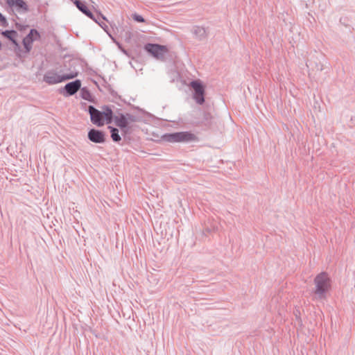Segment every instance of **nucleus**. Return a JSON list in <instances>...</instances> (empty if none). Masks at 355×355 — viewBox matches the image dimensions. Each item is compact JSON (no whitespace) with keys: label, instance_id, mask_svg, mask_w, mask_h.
Instances as JSON below:
<instances>
[{"label":"nucleus","instance_id":"obj_23","mask_svg":"<svg viewBox=\"0 0 355 355\" xmlns=\"http://www.w3.org/2000/svg\"><path fill=\"white\" fill-rule=\"evenodd\" d=\"M16 27H17L19 30H22L24 26H23L22 25H21V24H16Z\"/></svg>","mask_w":355,"mask_h":355},{"label":"nucleus","instance_id":"obj_10","mask_svg":"<svg viewBox=\"0 0 355 355\" xmlns=\"http://www.w3.org/2000/svg\"><path fill=\"white\" fill-rule=\"evenodd\" d=\"M81 87V81L76 79L67 83L63 88V94L65 96L74 95Z\"/></svg>","mask_w":355,"mask_h":355},{"label":"nucleus","instance_id":"obj_19","mask_svg":"<svg viewBox=\"0 0 355 355\" xmlns=\"http://www.w3.org/2000/svg\"><path fill=\"white\" fill-rule=\"evenodd\" d=\"M212 116L209 113H205L204 114V121L206 125H209L211 123Z\"/></svg>","mask_w":355,"mask_h":355},{"label":"nucleus","instance_id":"obj_7","mask_svg":"<svg viewBox=\"0 0 355 355\" xmlns=\"http://www.w3.org/2000/svg\"><path fill=\"white\" fill-rule=\"evenodd\" d=\"M144 49L154 58L162 61L165 60L166 54L168 52L166 46L158 44L148 43L144 46Z\"/></svg>","mask_w":355,"mask_h":355},{"label":"nucleus","instance_id":"obj_11","mask_svg":"<svg viewBox=\"0 0 355 355\" xmlns=\"http://www.w3.org/2000/svg\"><path fill=\"white\" fill-rule=\"evenodd\" d=\"M113 121L116 126H118L123 134H127L130 131V128L128 125L125 114L119 113L118 115H113Z\"/></svg>","mask_w":355,"mask_h":355},{"label":"nucleus","instance_id":"obj_2","mask_svg":"<svg viewBox=\"0 0 355 355\" xmlns=\"http://www.w3.org/2000/svg\"><path fill=\"white\" fill-rule=\"evenodd\" d=\"M313 282L314 297L316 300L326 299L327 293L331 288V279L329 275L326 272H321L315 277Z\"/></svg>","mask_w":355,"mask_h":355},{"label":"nucleus","instance_id":"obj_12","mask_svg":"<svg viewBox=\"0 0 355 355\" xmlns=\"http://www.w3.org/2000/svg\"><path fill=\"white\" fill-rule=\"evenodd\" d=\"M88 139L96 144H103L105 141V135L100 130L92 128L87 134Z\"/></svg>","mask_w":355,"mask_h":355},{"label":"nucleus","instance_id":"obj_9","mask_svg":"<svg viewBox=\"0 0 355 355\" xmlns=\"http://www.w3.org/2000/svg\"><path fill=\"white\" fill-rule=\"evenodd\" d=\"M40 37V34L36 29H31L29 33L23 39L22 41L26 53H29L31 51L32 49L33 42L39 40Z\"/></svg>","mask_w":355,"mask_h":355},{"label":"nucleus","instance_id":"obj_22","mask_svg":"<svg viewBox=\"0 0 355 355\" xmlns=\"http://www.w3.org/2000/svg\"><path fill=\"white\" fill-rule=\"evenodd\" d=\"M312 64V62L310 60H307L306 62V65L308 68H309Z\"/></svg>","mask_w":355,"mask_h":355},{"label":"nucleus","instance_id":"obj_15","mask_svg":"<svg viewBox=\"0 0 355 355\" xmlns=\"http://www.w3.org/2000/svg\"><path fill=\"white\" fill-rule=\"evenodd\" d=\"M111 134V138L114 142H119L121 140V137L119 135V131L116 128L112 126H108Z\"/></svg>","mask_w":355,"mask_h":355},{"label":"nucleus","instance_id":"obj_1","mask_svg":"<svg viewBox=\"0 0 355 355\" xmlns=\"http://www.w3.org/2000/svg\"><path fill=\"white\" fill-rule=\"evenodd\" d=\"M93 124L101 127L105 123L110 124L113 121V111L110 106L103 105L100 111L93 105H89L87 110Z\"/></svg>","mask_w":355,"mask_h":355},{"label":"nucleus","instance_id":"obj_4","mask_svg":"<svg viewBox=\"0 0 355 355\" xmlns=\"http://www.w3.org/2000/svg\"><path fill=\"white\" fill-rule=\"evenodd\" d=\"M62 70L53 69L48 70L43 77V80L48 85H55L73 78L77 73H61Z\"/></svg>","mask_w":355,"mask_h":355},{"label":"nucleus","instance_id":"obj_5","mask_svg":"<svg viewBox=\"0 0 355 355\" xmlns=\"http://www.w3.org/2000/svg\"><path fill=\"white\" fill-rule=\"evenodd\" d=\"M163 140L168 142H191L196 141V136L189 132H178L173 133L164 134L162 137Z\"/></svg>","mask_w":355,"mask_h":355},{"label":"nucleus","instance_id":"obj_21","mask_svg":"<svg viewBox=\"0 0 355 355\" xmlns=\"http://www.w3.org/2000/svg\"><path fill=\"white\" fill-rule=\"evenodd\" d=\"M0 22L3 25L7 23L6 18L1 12H0Z\"/></svg>","mask_w":355,"mask_h":355},{"label":"nucleus","instance_id":"obj_8","mask_svg":"<svg viewBox=\"0 0 355 355\" xmlns=\"http://www.w3.org/2000/svg\"><path fill=\"white\" fill-rule=\"evenodd\" d=\"M191 87L193 89V97L196 102L199 105H202L205 102V88L203 85L199 80H193L191 82Z\"/></svg>","mask_w":355,"mask_h":355},{"label":"nucleus","instance_id":"obj_13","mask_svg":"<svg viewBox=\"0 0 355 355\" xmlns=\"http://www.w3.org/2000/svg\"><path fill=\"white\" fill-rule=\"evenodd\" d=\"M2 35L8 39L16 47L19 48L20 46L16 40L17 33L15 30H6L2 32Z\"/></svg>","mask_w":355,"mask_h":355},{"label":"nucleus","instance_id":"obj_16","mask_svg":"<svg viewBox=\"0 0 355 355\" xmlns=\"http://www.w3.org/2000/svg\"><path fill=\"white\" fill-rule=\"evenodd\" d=\"M80 97L87 101H91V93L87 87L80 88Z\"/></svg>","mask_w":355,"mask_h":355},{"label":"nucleus","instance_id":"obj_17","mask_svg":"<svg viewBox=\"0 0 355 355\" xmlns=\"http://www.w3.org/2000/svg\"><path fill=\"white\" fill-rule=\"evenodd\" d=\"M128 125H129L130 123L136 122L137 121V117L133 114L126 113L125 114Z\"/></svg>","mask_w":355,"mask_h":355},{"label":"nucleus","instance_id":"obj_14","mask_svg":"<svg viewBox=\"0 0 355 355\" xmlns=\"http://www.w3.org/2000/svg\"><path fill=\"white\" fill-rule=\"evenodd\" d=\"M192 33L199 40H202L207 37V31L202 26H193L192 28Z\"/></svg>","mask_w":355,"mask_h":355},{"label":"nucleus","instance_id":"obj_20","mask_svg":"<svg viewBox=\"0 0 355 355\" xmlns=\"http://www.w3.org/2000/svg\"><path fill=\"white\" fill-rule=\"evenodd\" d=\"M315 67L317 68V70L321 71H322L324 68V64H322V63H315Z\"/></svg>","mask_w":355,"mask_h":355},{"label":"nucleus","instance_id":"obj_18","mask_svg":"<svg viewBox=\"0 0 355 355\" xmlns=\"http://www.w3.org/2000/svg\"><path fill=\"white\" fill-rule=\"evenodd\" d=\"M132 19L137 22L142 23L145 21L144 18L141 15L137 13L132 15Z\"/></svg>","mask_w":355,"mask_h":355},{"label":"nucleus","instance_id":"obj_3","mask_svg":"<svg viewBox=\"0 0 355 355\" xmlns=\"http://www.w3.org/2000/svg\"><path fill=\"white\" fill-rule=\"evenodd\" d=\"M74 4L77 7V8L81 11L86 16L93 19L96 23H97L103 30L107 32L109 36L115 42L114 37L108 33V26L105 24L104 21L106 20L105 17L101 15V13H96L94 15L86 6L84 1L81 0H76L74 1Z\"/></svg>","mask_w":355,"mask_h":355},{"label":"nucleus","instance_id":"obj_6","mask_svg":"<svg viewBox=\"0 0 355 355\" xmlns=\"http://www.w3.org/2000/svg\"><path fill=\"white\" fill-rule=\"evenodd\" d=\"M6 10L15 16L24 15L28 10V6L24 0H6Z\"/></svg>","mask_w":355,"mask_h":355}]
</instances>
